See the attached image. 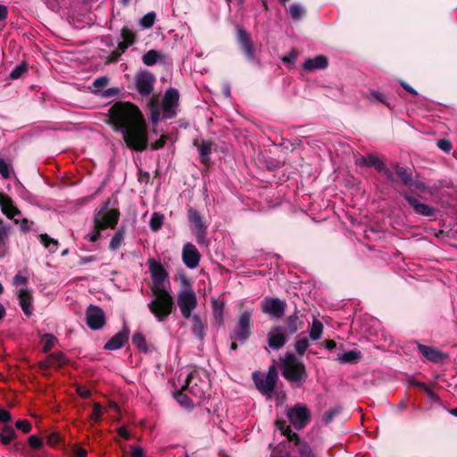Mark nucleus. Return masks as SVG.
<instances>
[{
	"label": "nucleus",
	"mask_w": 457,
	"mask_h": 457,
	"mask_svg": "<svg viewBox=\"0 0 457 457\" xmlns=\"http://www.w3.org/2000/svg\"><path fill=\"white\" fill-rule=\"evenodd\" d=\"M109 112L111 123L115 130L122 134L129 147L136 151L146 148V126L138 108L129 103H116L110 108Z\"/></svg>",
	"instance_id": "1"
},
{
	"label": "nucleus",
	"mask_w": 457,
	"mask_h": 457,
	"mask_svg": "<svg viewBox=\"0 0 457 457\" xmlns=\"http://www.w3.org/2000/svg\"><path fill=\"white\" fill-rule=\"evenodd\" d=\"M149 270L154 298L148 303V308L159 321H163L170 314L173 306L172 297L168 291V273L154 260L149 262Z\"/></svg>",
	"instance_id": "2"
},
{
	"label": "nucleus",
	"mask_w": 457,
	"mask_h": 457,
	"mask_svg": "<svg viewBox=\"0 0 457 457\" xmlns=\"http://www.w3.org/2000/svg\"><path fill=\"white\" fill-rule=\"evenodd\" d=\"M177 383L178 386H181L182 391H187L196 400H202L205 397L207 383L201 379L197 370L182 371Z\"/></svg>",
	"instance_id": "3"
},
{
	"label": "nucleus",
	"mask_w": 457,
	"mask_h": 457,
	"mask_svg": "<svg viewBox=\"0 0 457 457\" xmlns=\"http://www.w3.org/2000/svg\"><path fill=\"white\" fill-rule=\"evenodd\" d=\"M283 365V376L291 383L299 386L307 378L305 366L293 353H287L281 361Z\"/></svg>",
	"instance_id": "4"
},
{
	"label": "nucleus",
	"mask_w": 457,
	"mask_h": 457,
	"mask_svg": "<svg viewBox=\"0 0 457 457\" xmlns=\"http://www.w3.org/2000/svg\"><path fill=\"white\" fill-rule=\"evenodd\" d=\"M253 379L257 389L267 396H270L274 390L278 374L274 367H270L266 374L261 372H254L253 374Z\"/></svg>",
	"instance_id": "5"
},
{
	"label": "nucleus",
	"mask_w": 457,
	"mask_h": 457,
	"mask_svg": "<svg viewBox=\"0 0 457 457\" xmlns=\"http://www.w3.org/2000/svg\"><path fill=\"white\" fill-rule=\"evenodd\" d=\"M28 279L26 277L20 274L13 278V284L17 288V294L20 300V305L27 316L32 314L31 301L32 296L30 292L27 288Z\"/></svg>",
	"instance_id": "6"
},
{
	"label": "nucleus",
	"mask_w": 457,
	"mask_h": 457,
	"mask_svg": "<svg viewBox=\"0 0 457 457\" xmlns=\"http://www.w3.org/2000/svg\"><path fill=\"white\" fill-rule=\"evenodd\" d=\"M276 427L281 434L287 436L291 442L295 441L297 457H316L311 446L305 442H301L298 436L293 433L289 427L286 426L284 422L277 420Z\"/></svg>",
	"instance_id": "7"
},
{
	"label": "nucleus",
	"mask_w": 457,
	"mask_h": 457,
	"mask_svg": "<svg viewBox=\"0 0 457 457\" xmlns=\"http://www.w3.org/2000/svg\"><path fill=\"white\" fill-rule=\"evenodd\" d=\"M178 305L184 318L191 317L193 311L197 305V299L193 289L187 287L182 289L178 295Z\"/></svg>",
	"instance_id": "8"
},
{
	"label": "nucleus",
	"mask_w": 457,
	"mask_h": 457,
	"mask_svg": "<svg viewBox=\"0 0 457 457\" xmlns=\"http://www.w3.org/2000/svg\"><path fill=\"white\" fill-rule=\"evenodd\" d=\"M290 423L296 429L304 428L310 420L311 413L307 406L296 404L287 412Z\"/></svg>",
	"instance_id": "9"
},
{
	"label": "nucleus",
	"mask_w": 457,
	"mask_h": 457,
	"mask_svg": "<svg viewBox=\"0 0 457 457\" xmlns=\"http://www.w3.org/2000/svg\"><path fill=\"white\" fill-rule=\"evenodd\" d=\"M188 220L192 225L191 230L195 235L199 245L206 244V226L204 223L197 211L190 209L188 211Z\"/></svg>",
	"instance_id": "10"
},
{
	"label": "nucleus",
	"mask_w": 457,
	"mask_h": 457,
	"mask_svg": "<svg viewBox=\"0 0 457 457\" xmlns=\"http://www.w3.org/2000/svg\"><path fill=\"white\" fill-rule=\"evenodd\" d=\"M2 213L6 215V217L10 220H12L14 223L18 224L20 221H21V228L27 229V227L25 224L27 223V220L22 218L21 212L18 210V208L13 204L12 200L7 196L2 194Z\"/></svg>",
	"instance_id": "11"
},
{
	"label": "nucleus",
	"mask_w": 457,
	"mask_h": 457,
	"mask_svg": "<svg viewBox=\"0 0 457 457\" xmlns=\"http://www.w3.org/2000/svg\"><path fill=\"white\" fill-rule=\"evenodd\" d=\"M179 99V95L177 89L170 88L165 92L162 101L164 118L170 119L176 115Z\"/></svg>",
	"instance_id": "12"
},
{
	"label": "nucleus",
	"mask_w": 457,
	"mask_h": 457,
	"mask_svg": "<svg viewBox=\"0 0 457 457\" xmlns=\"http://www.w3.org/2000/svg\"><path fill=\"white\" fill-rule=\"evenodd\" d=\"M252 312L245 311L244 312L238 320V326L235 329L232 336V339L239 342H245L250 335V325H251Z\"/></svg>",
	"instance_id": "13"
},
{
	"label": "nucleus",
	"mask_w": 457,
	"mask_h": 457,
	"mask_svg": "<svg viewBox=\"0 0 457 457\" xmlns=\"http://www.w3.org/2000/svg\"><path fill=\"white\" fill-rule=\"evenodd\" d=\"M87 324L94 330L102 328L105 324V316L103 310L97 306L90 305L87 310Z\"/></svg>",
	"instance_id": "14"
},
{
	"label": "nucleus",
	"mask_w": 457,
	"mask_h": 457,
	"mask_svg": "<svg viewBox=\"0 0 457 457\" xmlns=\"http://www.w3.org/2000/svg\"><path fill=\"white\" fill-rule=\"evenodd\" d=\"M136 87L142 96H148L155 81L154 76L149 71H140L136 75Z\"/></svg>",
	"instance_id": "15"
},
{
	"label": "nucleus",
	"mask_w": 457,
	"mask_h": 457,
	"mask_svg": "<svg viewBox=\"0 0 457 457\" xmlns=\"http://www.w3.org/2000/svg\"><path fill=\"white\" fill-rule=\"evenodd\" d=\"M285 302L278 298H265L262 303V310L271 317L279 318L285 312Z\"/></svg>",
	"instance_id": "16"
},
{
	"label": "nucleus",
	"mask_w": 457,
	"mask_h": 457,
	"mask_svg": "<svg viewBox=\"0 0 457 457\" xmlns=\"http://www.w3.org/2000/svg\"><path fill=\"white\" fill-rule=\"evenodd\" d=\"M200 253L192 243H186L182 249V260L189 269H195L200 262Z\"/></svg>",
	"instance_id": "17"
},
{
	"label": "nucleus",
	"mask_w": 457,
	"mask_h": 457,
	"mask_svg": "<svg viewBox=\"0 0 457 457\" xmlns=\"http://www.w3.org/2000/svg\"><path fill=\"white\" fill-rule=\"evenodd\" d=\"M119 219V212L116 210H109L103 215L98 213L95 219L96 226L98 228H112L116 225Z\"/></svg>",
	"instance_id": "18"
},
{
	"label": "nucleus",
	"mask_w": 457,
	"mask_h": 457,
	"mask_svg": "<svg viewBox=\"0 0 457 457\" xmlns=\"http://www.w3.org/2000/svg\"><path fill=\"white\" fill-rule=\"evenodd\" d=\"M287 338L282 328L273 327L268 333L269 346L272 349H279L286 344Z\"/></svg>",
	"instance_id": "19"
},
{
	"label": "nucleus",
	"mask_w": 457,
	"mask_h": 457,
	"mask_svg": "<svg viewBox=\"0 0 457 457\" xmlns=\"http://www.w3.org/2000/svg\"><path fill=\"white\" fill-rule=\"evenodd\" d=\"M328 62L326 56L324 55H317L313 58L307 59L303 64V68L307 71H315L318 70H324L328 67Z\"/></svg>",
	"instance_id": "20"
},
{
	"label": "nucleus",
	"mask_w": 457,
	"mask_h": 457,
	"mask_svg": "<svg viewBox=\"0 0 457 457\" xmlns=\"http://www.w3.org/2000/svg\"><path fill=\"white\" fill-rule=\"evenodd\" d=\"M237 40L249 59L253 58V49L249 35L241 28L237 29Z\"/></svg>",
	"instance_id": "21"
},
{
	"label": "nucleus",
	"mask_w": 457,
	"mask_h": 457,
	"mask_svg": "<svg viewBox=\"0 0 457 457\" xmlns=\"http://www.w3.org/2000/svg\"><path fill=\"white\" fill-rule=\"evenodd\" d=\"M129 338V329L124 328L122 331L114 335L104 345L105 349L117 350L121 348Z\"/></svg>",
	"instance_id": "22"
},
{
	"label": "nucleus",
	"mask_w": 457,
	"mask_h": 457,
	"mask_svg": "<svg viewBox=\"0 0 457 457\" xmlns=\"http://www.w3.org/2000/svg\"><path fill=\"white\" fill-rule=\"evenodd\" d=\"M406 200L410 205L420 214L424 216H432L435 213V210L428 204L420 203L416 198L411 196H406Z\"/></svg>",
	"instance_id": "23"
},
{
	"label": "nucleus",
	"mask_w": 457,
	"mask_h": 457,
	"mask_svg": "<svg viewBox=\"0 0 457 457\" xmlns=\"http://www.w3.org/2000/svg\"><path fill=\"white\" fill-rule=\"evenodd\" d=\"M418 348L420 353L429 361H438L443 358V353L433 347L419 345Z\"/></svg>",
	"instance_id": "24"
},
{
	"label": "nucleus",
	"mask_w": 457,
	"mask_h": 457,
	"mask_svg": "<svg viewBox=\"0 0 457 457\" xmlns=\"http://www.w3.org/2000/svg\"><path fill=\"white\" fill-rule=\"evenodd\" d=\"M120 37L121 42L119 43V47L120 48L121 52H124L125 49H127L134 43L135 34L131 30L124 28L121 30Z\"/></svg>",
	"instance_id": "25"
},
{
	"label": "nucleus",
	"mask_w": 457,
	"mask_h": 457,
	"mask_svg": "<svg viewBox=\"0 0 457 457\" xmlns=\"http://www.w3.org/2000/svg\"><path fill=\"white\" fill-rule=\"evenodd\" d=\"M204 330L205 325L200 319L198 315H194L192 317V332L195 336H196L200 340H203L204 337Z\"/></svg>",
	"instance_id": "26"
},
{
	"label": "nucleus",
	"mask_w": 457,
	"mask_h": 457,
	"mask_svg": "<svg viewBox=\"0 0 457 457\" xmlns=\"http://www.w3.org/2000/svg\"><path fill=\"white\" fill-rule=\"evenodd\" d=\"M361 358V353L358 350H351L339 354L337 359L342 363H353Z\"/></svg>",
	"instance_id": "27"
},
{
	"label": "nucleus",
	"mask_w": 457,
	"mask_h": 457,
	"mask_svg": "<svg viewBox=\"0 0 457 457\" xmlns=\"http://www.w3.org/2000/svg\"><path fill=\"white\" fill-rule=\"evenodd\" d=\"M186 391H182V388L180 387L179 391H175L173 393L175 399L178 401V403L187 408H191L194 406V401L193 399L185 393Z\"/></svg>",
	"instance_id": "28"
},
{
	"label": "nucleus",
	"mask_w": 457,
	"mask_h": 457,
	"mask_svg": "<svg viewBox=\"0 0 457 457\" xmlns=\"http://www.w3.org/2000/svg\"><path fill=\"white\" fill-rule=\"evenodd\" d=\"M40 243L50 252L54 253L58 249L57 240L50 237L47 234H41L39 236Z\"/></svg>",
	"instance_id": "29"
},
{
	"label": "nucleus",
	"mask_w": 457,
	"mask_h": 457,
	"mask_svg": "<svg viewBox=\"0 0 457 457\" xmlns=\"http://www.w3.org/2000/svg\"><path fill=\"white\" fill-rule=\"evenodd\" d=\"M322 333H323L322 323L320 320H318L317 319H314L312 321V328L309 332L310 338L314 341L319 340L321 337Z\"/></svg>",
	"instance_id": "30"
},
{
	"label": "nucleus",
	"mask_w": 457,
	"mask_h": 457,
	"mask_svg": "<svg viewBox=\"0 0 457 457\" xmlns=\"http://www.w3.org/2000/svg\"><path fill=\"white\" fill-rule=\"evenodd\" d=\"M303 325V322L299 320L297 314L287 318V326L290 334H295L298 329L302 328Z\"/></svg>",
	"instance_id": "31"
},
{
	"label": "nucleus",
	"mask_w": 457,
	"mask_h": 457,
	"mask_svg": "<svg viewBox=\"0 0 457 457\" xmlns=\"http://www.w3.org/2000/svg\"><path fill=\"white\" fill-rule=\"evenodd\" d=\"M156 20V14L154 12H149L144 15L140 21L139 25L143 29H150L154 26Z\"/></svg>",
	"instance_id": "32"
},
{
	"label": "nucleus",
	"mask_w": 457,
	"mask_h": 457,
	"mask_svg": "<svg viewBox=\"0 0 457 457\" xmlns=\"http://www.w3.org/2000/svg\"><path fill=\"white\" fill-rule=\"evenodd\" d=\"M15 437V431L12 427L2 426V444H9Z\"/></svg>",
	"instance_id": "33"
},
{
	"label": "nucleus",
	"mask_w": 457,
	"mask_h": 457,
	"mask_svg": "<svg viewBox=\"0 0 457 457\" xmlns=\"http://www.w3.org/2000/svg\"><path fill=\"white\" fill-rule=\"evenodd\" d=\"M164 220V216L159 212H154L150 220V228L153 231H158Z\"/></svg>",
	"instance_id": "34"
},
{
	"label": "nucleus",
	"mask_w": 457,
	"mask_h": 457,
	"mask_svg": "<svg viewBox=\"0 0 457 457\" xmlns=\"http://www.w3.org/2000/svg\"><path fill=\"white\" fill-rule=\"evenodd\" d=\"M150 111H151V120L154 123H156L159 120L160 112L158 107V98L153 96L149 102Z\"/></svg>",
	"instance_id": "35"
},
{
	"label": "nucleus",
	"mask_w": 457,
	"mask_h": 457,
	"mask_svg": "<svg viewBox=\"0 0 457 457\" xmlns=\"http://www.w3.org/2000/svg\"><path fill=\"white\" fill-rule=\"evenodd\" d=\"M367 97L370 101L379 102L383 104H386V106H389V104L387 103V96L381 92L370 90Z\"/></svg>",
	"instance_id": "36"
},
{
	"label": "nucleus",
	"mask_w": 457,
	"mask_h": 457,
	"mask_svg": "<svg viewBox=\"0 0 457 457\" xmlns=\"http://www.w3.org/2000/svg\"><path fill=\"white\" fill-rule=\"evenodd\" d=\"M65 362V357L62 353H59L52 354L48 357L47 366L60 367Z\"/></svg>",
	"instance_id": "37"
},
{
	"label": "nucleus",
	"mask_w": 457,
	"mask_h": 457,
	"mask_svg": "<svg viewBox=\"0 0 457 457\" xmlns=\"http://www.w3.org/2000/svg\"><path fill=\"white\" fill-rule=\"evenodd\" d=\"M124 239V232L122 230L117 231L110 241V248L112 250H117L123 242Z\"/></svg>",
	"instance_id": "38"
},
{
	"label": "nucleus",
	"mask_w": 457,
	"mask_h": 457,
	"mask_svg": "<svg viewBox=\"0 0 457 457\" xmlns=\"http://www.w3.org/2000/svg\"><path fill=\"white\" fill-rule=\"evenodd\" d=\"M132 343L141 351L146 352V344L144 336L141 333H136L132 337Z\"/></svg>",
	"instance_id": "39"
},
{
	"label": "nucleus",
	"mask_w": 457,
	"mask_h": 457,
	"mask_svg": "<svg viewBox=\"0 0 457 457\" xmlns=\"http://www.w3.org/2000/svg\"><path fill=\"white\" fill-rule=\"evenodd\" d=\"M158 53L154 50H150L143 55V62L145 65L151 66L157 62Z\"/></svg>",
	"instance_id": "40"
},
{
	"label": "nucleus",
	"mask_w": 457,
	"mask_h": 457,
	"mask_svg": "<svg viewBox=\"0 0 457 457\" xmlns=\"http://www.w3.org/2000/svg\"><path fill=\"white\" fill-rule=\"evenodd\" d=\"M288 12L293 19L297 20L303 16L304 9L302 5L295 4L288 8Z\"/></svg>",
	"instance_id": "41"
},
{
	"label": "nucleus",
	"mask_w": 457,
	"mask_h": 457,
	"mask_svg": "<svg viewBox=\"0 0 457 457\" xmlns=\"http://www.w3.org/2000/svg\"><path fill=\"white\" fill-rule=\"evenodd\" d=\"M211 147L212 144L210 142H204L199 148L202 162L204 163L208 161V157L211 153Z\"/></svg>",
	"instance_id": "42"
},
{
	"label": "nucleus",
	"mask_w": 457,
	"mask_h": 457,
	"mask_svg": "<svg viewBox=\"0 0 457 457\" xmlns=\"http://www.w3.org/2000/svg\"><path fill=\"white\" fill-rule=\"evenodd\" d=\"M42 342L44 344L43 351L44 352H48L53 347V345H54L55 338L52 335L46 334L42 337Z\"/></svg>",
	"instance_id": "43"
},
{
	"label": "nucleus",
	"mask_w": 457,
	"mask_h": 457,
	"mask_svg": "<svg viewBox=\"0 0 457 457\" xmlns=\"http://www.w3.org/2000/svg\"><path fill=\"white\" fill-rule=\"evenodd\" d=\"M396 173L402 179L404 184L410 185L411 183V176L407 170L397 166Z\"/></svg>",
	"instance_id": "44"
},
{
	"label": "nucleus",
	"mask_w": 457,
	"mask_h": 457,
	"mask_svg": "<svg viewBox=\"0 0 457 457\" xmlns=\"http://www.w3.org/2000/svg\"><path fill=\"white\" fill-rule=\"evenodd\" d=\"M308 347H309V342L306 338L298 339L295 342V351L300 355H303Z\"/></svg>",
	"instance_id": "45"
},
{
	"label": "nucleus",
	"mask_w": 457,
	"mask_h": 457,
	"mask_svg": "<svg viewBox=\"0 0 457 457\" xmlns=\"http://www.w3.org/2000/svg\"><path fill=\"white\" fill-rule=\"evenodd\" d=\"M108 82H109V79L105 76L97 78L96 79H95V81L93 83L95 91H98V90L104 88V87L107 86Z\"/></svg>",
	"instance_id": "46"
},
{
	"label": "nucleus",
	"mask_w": 457,
	"mask_h": 457,
	"mask_svg": "<svg viewBox=\"0 0 457 457\" xmlns=\"http://www.w3.org/2000/svg\"><path fill=\"white\" fill-rule=\"evenodd\" d=\"M103 415L102 407L98 403H95L93 404V413L91 415V420L95 422H97Z\"/></svg>",
	"instance_id": "47"
},
{
	"label": "nucleus",
	"mask_w": 457,
	"mask_h": 457,
	"mask_svg": "<svg viewBox=\"0 0 457 457\" xmlns=\"http://www.w3.org/2000/svg\"><path fill=\"white\" fill-rule=\"evenodd\" d=\"M26 71V66L25 65H19L15 67L12 72L10 73V78L12 79H19L24 72Z\"/></svg>",
	"instance_id": "48"
},
{
	"label": "nucleus",
	"mask_w": 457,
	"mask_h": 457,
	"mask_svg": "<svg viewBox=\"0 0 457 457\" xmlns=\"http://www.w3.org/2000/svg\"><path fill=\"white\" fill-rule=\"evenodd\" d=\"M341 409L339 407H336L329 411H328L324 417L323 420L326 424L331 422L336 415H337L340 412Z\"/></svg>",
	"instance_id": "49"
},
{
	"label": "nucleus",
	"mask_w": 457,
	"mask_h": 457,
	"mask_svg": "<svg viewBox=\"0 0 457 457\" xmlns=\"http://www.w3.org/2000/svg\"><path fill=\"white\" fill-rule=\"evenodd\" d=\"M15 427L16 428L22 430L24 433H29L31 429L29 422L26 420L16 421Z\"/></svg>",
	"instance_id": "50"
},
{
	"label": "nucleus",
	"mask_w": 457,
	"mask_h": 457,
	"mask_svg": "<svg viewBox=\"0 0 457 457\" xmlns=\"http://www.w3.org/2000/svg\"><path fill=\"white\" fill-rule=\"evenodd\" d=\"M12 174H13L12 168L2 160V178L8 179Z\"/></svg>",
	"instance_id": "51"
},
{
	"label": "nucleus",
	"mask_w": 457,
	"mask_h": 457,
	"mask_svg": "<svg viewBox=\"0 0 457 457\" xmlns=\"http://www.w3.org/2000/svg\"><path fill=\"white\" fill-rule=\"evenodd\" d=\"M29 445L30 447L37 449L42 446V441L38 436L33 435L29 437Z\"/></svg>",
	"instance_id": "52"
},
{
	"label": "nucleus",
	"mask_w": 457,
	"mask_h": 457,
	"mask_svg": "<svg viewBox=\"0 0 457 457\" xmlns=\"http://www.w3.org/2000/svg\"><path fill=\"white\" fill-rule=\"evenodd\" d=\"M103 228H96V226L95 225L94 227V231L88 235H87V237L91 241V242H96L99 236H100V230H102Z\"/></svg>",
	"instance_id": "53"
},
{
	"label": "nucleus",
	"mask_w": 457,
	"mask_h": 457,
	"mask_svg": "<svg viewBox=\"0 0 457 457\" xmlns=\"http://www.w3.org/2000/svg\"><path fill=\"white\" fill-rule=\"evenodd\" d=\"M215 318L221 320L222 319V306L219 304L218 301H213Z\"/></svg>",
	"instance_id": "54"
},
{
	"label": "nucleus",
	"mask_w": 457,
	"mask_h": 457,
	"mask_svg": "<svg viewBox=\"0 0 457 457\" xmlns=\"http://www.w3.org/2000/svg\"><path fill=\"white\" fill-rule=\"evenodd\" d=\"M271 457H290V454L287 451L278 448L272 452Z\"/></svg>",
	"instance_id": "55"
},
{
	"label": "nucleus",
	"mask_w": 457,
	"mask_h": 457,
	"mask_svg": "<svg viewBox=\"0 0 457 457\" xmlns=\"http://www.w3.org/2000/svg\"><path fill=\"white\" fill-rule=\"evenodd\" d=\"M131 456L132 457H144L145 452L143 448L139 446H133L131 447Z\"/></svg>",
	"instance_id": "56"
},
{
	"label": "nucleus",
	"mask_w": 457,
	"mask_h": 457,
	"mask_svg": "<svg viewBox=\"0 0 457 457\" xmlns=\"http://www.w3.org/2000/svg\"><path fill=\"white\" fill-rule=\"evenodd\" d=\"M297 54L295 51H291L287 56H285L282 61L285 63H293L296 59Z\"/></svg>",
	"instance_id": "57"
},
{
	"label": "nucleus",
	"mask_w": 457,
	"mask_h": 457,
	"mask_svg": "<svg viewBox=\"0 0 457 457\" xmlns=\"http://www.w3.org/2000/svg\"><path fill=\"white\" fill-rule=\"evenodd\" d=\"M437 145L445 152H449L452 148L451 143L447 140L441 139L438 141Z\"/></svg>",
	"instance_id": "58"
},
{
	"label": "nucleus",
	"mask_w": 457,
	"mask_h": 457,
	"mask_svg": "<svg viewBox=\"0 0 457 457\" xmlns=\"http://www.w3.org/2000/svg\"><path fill=\"white\" fill-rule=\"evenodd\" d=\"M72 453L74 457H87L86 450L80 447H74Z\"/></svg>",
	"instance_id": "59"
},
{
	"label": "nucleus",
	"mask_w": 457,
	"mask_h": 457,
	"mask_svg": "<svg viewBox=\"0 0 457 457\" xmlns=\"http://www.w3.org/2000/svg\"><path fill=\"white\" fill-rule=\"evenodd\" d=\"M77 392H78V394H79L81 397H83V398H88V397H90V395H91V392H90V390H89V389H87V388H85V387H80V386H79V387H78V388H77Z\"/></svg>",
	"instance_id": "60"
},
{
	"label": "nucleus",
	"mask_w": 457,
	"mask_h": 457,
	"mask_svg": "<svg viewBox=\"0 0 457 457\" xmlns=\"http://www.w3.org/2000/svg\"><path fill=\"white\" fill-rule=\"evenodd\" d=\"M164 144H165V139H164V137H162L152 145V149L157 150L159 148H162L164 145Z\"/></svg>",
	"instance_id": "61"
},
{
	"label": "nucleus",
	"mask_w": 457,
	"mask_h": 457,
	"mask_svg": "<svg viewBox=\"0 0 457 457\" xmlns=\"http://www.w3.org/2000/svg\"><path fill=\"white\" fill-rule=\"evenodd\" d=\"M401 86H402V87H403L406 91H408L409 93H411V94H412V95H414V96L418 95L417 91H416L412 87H411L409 84H407L406 82L402 81V82H401Z\"/></svg>",
	"instance_id": "62"
},
{
	"label": "nucleus",
	"mask_w": 457,
	"mask_h": 457,
	"mask_svg": "<svg viewBox=\"0 0 457 457\" xmlns=\"http://www.w3.org/2000/svg\"><path fill=\"white\" fill-rule=\"evenodd\" d=\"M118 433L120 436L124 437L125 439H129L130 438V436H129V433L128 432V430L123 428V427H120L119 429H118Z\"/></svg>",
	"instance_id": "63"
},
{
	"label": "nucleus",
	"mask_w": 457,
	"mask_h": 457,
	"mask_svg": "<svg viewBox=\"0 0 457 457\" xmlns=\"http://www.w3.org/2000/svg\"><path fill=\"white\" fill-rule=\"evenodd\" d=\"M11 420V415L10 413L2 409V423H6Z\"/></svg>",
	"instance_id": "64"
}]
</instances>
